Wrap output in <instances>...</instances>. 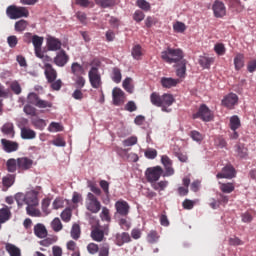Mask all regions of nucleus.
<instances>
[{
    "instance_id": "f03ea898",
    "label": "nucleus",
    "mask_w": 256,
    "mask_h": 256,
    "mask_svg": "<svg viewBox=\"0 0 256 256\" xmlns=\"http://www.w3.org/2000/svg\"><path fill=\"white\" fill-rule=\"evenodd\" d=\"M150 102L155 107H161L164 113H171V109H169V107L175 103V98L172 94L165 93L161 96L159 93L153 92L150 95Z\"/></svg>"
},
{
    "instance_id": "20e7f679",
    "label": "nucleus",
    "mask_w": 256,
    "mask_h": 256,
    "mask_svg": "<svg viewBox=\"0 0 256 256\" xmlns=\"http://www.w3.org/2000/svg\"><path fill=\"white\" fill-rule=\"evenodd\" d=\"M105 235H109V224H105L104 226L97 224L92 227L90 237L93 241H96V243L105 241Z\"/></svg>"
},
{
    "instance_id": "6e6552de",
    "label": "nucleus",
    "mask_w": 256,
    "mask_h": 256,
    "mask_svg": "<svg viewBox=\"0 0 256 256\" xmlns=\"http://www.w3.org/2000/svg\"><path fill=\"white\" fill-rule=\"evenodd\" d=\"M145 175L148 183L157 182L158 179H161V175H163V168L160 166L148 168Z\"/></svg>"
},
{
    "instance_id": "13d9d810",
    "label": "nucleus",
    "mask_w": 256,
    "mask_h": 256,
    "mask_svg": "<svg viewBox=\"0 0 256 256\" xmlns=\"http://www.w3.org/2000/svg\"><path fill=\"white\" fill-rule=\"evenodd\" d=\"M7 43L11 49H15V47H17L19 43V39L17 38V36L11 35L7 37Z\"/></svg>"
},
{
    "instance_id": "603ef678",
    "label": "nucleus",
    "mask_w": 256,
    "mask_h": 256,
    "mask_svg": "<svg viewBox=\"0 0 256 256\" xmlns=\"http://www.w3.org/2000/svg\"><path fill=\"white\" fill-rule=\"evenodd\" d=\"M52 91H61V87H63V81L61 79H56L52 82H48Z\"/></svg>"
},
{
    "instance_id": "a878e982",
    "label": "nucleus",
    "mask_w": 256,
    "mask_h": 256,
    "mask_svg": "<svg viewBox=\"0 0 256 256\" xmlns=\"http://www.w3.org/2000/svg\"><path fill=\"white\" fill-rule=\"evenodd\" d=\"M160 83L164 89H171V87H177V84L180 83V81L179 79L162 77Z\"/></svg>"
},
{
    "instance_id": "ddd939ff",
    "label": "nucleus",
    "mask_w": 256,
    "mask_h": 256,
    "mask_svg": "<svg viewBox=\"0 0 256 256\" xmlns=\"http://www.w3.org/2000/svg\"><path fill=\"white\" fill-rule=\"evenodd\" d=\"M57 67H65L69 63V54L65 50H60L53 59Z\"/></svg>"
},
{
    "instance_id": "a18cd8bd",
    "label": "nucleus",
    "mask_w": 256,
    "mask_h": 256,
    "mask_svg": "<svg viewBox=\"0 0 256 256\" xmlns=\"http://www.w3.org/2000/svg\"><path fill=\"white\" fill-rule=\"evenodd\" d=\"M99 185H100L102 191L104 192L107 201H109V197H111V194L109 192V183L106 180H101L99 182Z\"/></svg>"
},
{
    "instance_id": "72a5a7b5",
    "label": "nucleus",
    "mask_w": 256,
    "mask_h": 256,
    "mask_svg": "<svg viewBox=\"0 0 256 256\" xmlns=\"http://www.w3.org/2000/svg\"><path fill=\"white\" fill-rule=\"evenodd\" d=\"M168 185H169V182L167 180L151 183L152 189H154V191H158L160 193H161V191H165V189H167Z\"/></svg>"
},
{
    "instance_id": "09e8293b",
    "label": "nucleus",
    "mask_w": 256,
    "mask_h": 256,
    "mask_svg": "<svg viewBox=\"0 0 256 256\" xmlns=\"http://www.w3.org/2000/svg\"><path fill=\"white\" fill-rule=\"evenodd\" d=\"M137 136H131L125 140L122 141V145L124 147H133V145H137Z\"/></svg>"
},
{
    "instance_id": "6e6d98bb",
    "label": "nucleus",
    "mask_w": 256,
    "mask_h": 256,
    "mask_svg": "<svg viewBox=\"0 0 256 256\" xmlns=\"http://www.w3.org/2000/svg\"><path fill=\"white\" fill-rule=\"evenodd\" d=\"M173 29L176 33H185L187 26H185V23L177 21L173 24Z\"/></svg>"
},
{
    "instance_id": "6ab92c4d",
    "label": "nucleus",
    "mask_w": 256,
    "mask_h": 256,
    "mask_svg": "<svg viewBox=\"0 0 256 256\" xmlns=\"http://www.w3.org/2000/svg\"><path fill=\"white\" fill-rule=\"evenodd\" d=\"M25 205H39V192L35 190H30L26 192Z\"/></svg>"
},
{
    "instance_id": "2eb2a0df",
    "label": "nucleus",
    "mask_w": 256,
    "mask_h": 256,
    "mask_svg": "<svg viewBox=\"0 0 256 256\" xmlns=\"http://www.w3.org/2000/svg\"><path fill=\"white\" fill-rule=\"evenodd\" d=\"M115 209L118 215H121V217H127L129 215V209H131V206H129V203L125 200H118L115 203Z\"/></svg>"
},
{
    "instance_id": "9d476101",
    "label": "nucleus",
    "mask_w": 256,
    "mask_h": 256,
    "mask_svg": "<svg viewBox=\"0 0 256 256\" xmlns=\"http://www.w3.org/2000/svg\"><path fill=\"white\" fill-rule=\"evenodd\" d=\"M237 176V171L235 167L231 164H227L222 168V171L219 172L216 177L217 179H233Z\"/></svg>"
},
{
    "instance_id": "a211bd4d",
    "label": "nucleus",
    "mask_w": 256,
    "mask_h": 256,
    "mask_svg": "<svg viewBox=\"0 0 256 256\" xmlns=\"http://www.w3.org/2000/svg\"><path fill=\"white\" fill-rule=\"evenodd\" d=\"M18 169L20 171H29L33 167V159L28 157H20L17 159Z\"/></svg>"
},
{
    "instance_id": "c9c22d12",
    "label": "nucleus",
    "mask_w": 256,
    "mask_h": 256,
    "mask_svg": "<svg viewBox=\"0 0 256 256\" xmlns=\"http://www.w3.org/2000/svg\"><path fill=\"white\" fill-rule=\"evenodd\" d=\"M219 189L222 193H233V191H235V184L228 182V183H221L219 182Z\"/></svg>"
},
{
    "instance_id": "412c9836",
    "label": "nucleus",
    "mask_w": 256,
    "mask_h": 256,
    "mask_svg": "<svg viewBox=\"0 0 256 256\" xmlns=\"http://www.w3.org/2000/svg\"><path fill=\"white\" fill-rule=\"evenodd\" d=\"M125 243H131V236L127 232L117 233L115 236V244L123 247Z\"/></svg>"
},
{
    "instance_id": "bb28decb",
    "label": "nucleus",
    "mask_w": 256,
    "mask_h": 256,
    "mask_svg": "<svg viewBox=\"0 0 256 256\" xmlns=\"http://www.w3.org/2000/svg\"><path fill=\"white\" fill-rule=\"evenodd\" d=\"M20 136H21V139L31 140V139H35V137H37V132H35L31 128L23 127V128H21Z\"/></svg>"
},
{
    "instance_id": "7c9ffc66",
    "label": "nucleus",
    "mask_w": 256,
    "mask_h": 256,
    "mask_svg": "<svg viewBox=\"0 0 256 256\" xmlns=\"http://www.w3.org/2000/svg\"><path fill=\"white\" fill-rule=\"evenodd\" d=\"M5 249L10 256H21V249L14 244L6 243Z\"/></svg>"
},
{
    "instance_id": "f3484780",
    "label": "nucleus",
    "mask_w": 256,
    "mask_h": 256,
    "mask_svg": "<svg viewBox=\"0 0 256 256\" xmlns=\"http://www.w3.org/2000/svg\"><path fill=\"white\" fill-rule=\"evenodd\" d=\"M1 145L6 153H14L19 150V143L11 140L1 139Z\"/></svg>"
},
{
    "instance_id": "ea45409f",
    "label": "nucleus",
    "mask_w": 256,
    "mask_h": 256,
    "mask_svg": "<svg viewBox=\"0 0 256 256\" xmlns=\"http://www.w3.org/2000/svg\"><path fill=\"white\" fill-rule=\"evenodd\" d=\"M70 235H71L72 239L77 241V239H79V237H81V226H79V224H74L72 226Z\"/></svg>"
},
{
    "instance_id": "c85d7f7f",
    "label": "nucleus",
    "mask_w": 256,
    "mask_h": 256,
    "mask_svg": "<svg viewBox=\"0 0 256 256\" xmlns=\"http://www.w3.org/2000/svg\"><path fill=\"white\" fill-rule=\"evenodd\" d=\"M42 239L43 240L39 242V245H41L42 247H51V245L57 243V241L59 240V238L56 235H50L48 237L46 236L45 238Z\"/></svg>"
},
{
    "instance_id": "0eeeda50",
    "label": "nucleus",
    "mask_w": 256,
    "mask_h": 256,
    "mask_svg": "<svg viewBox=\"0 0 256 256\" xmlns=\"http://www.w3.org/2000/svg\"><path fill=\"white\" fill-rule=\"evenodd\" d=\"M193 119H201L202 121H205L206 123H209V121H213V111L207 107V105L202 104L200 105L198 111L193 114Z\"/></svg>"
},
{
    "instance_id": "2f4dec72",
    "label": "nucleus",
    "mask_w": 256,
    "mask_h": 256,
    "mask_svg": "<svg viewBox=\"0 0 256 256\" xmlns=\"http://www.w3.org/2000/svg\"><path fill=\"white\" fill-rule=\"evenodd\" d=\"M39 205H28L26 207V213L30 217H41V210L37 209Z\"/></svg>"
},
{
    "instance_id": "69168bd1",
    "label": "nucleus",
    "mask_w": 256,
    "mask_h": 256,
    "mask_svg": "<svg viewBox=\"0 0 256 256\" xmlns=\"http://www.w3.org/2000/svg\"><path fill=\"white\" fill-rule=\"evenodd\" d=\"M32 43L34 49L41 47V45H43V37H40L38 35L32 36Z\"/></svg>"
},
{
    "instance_id": "a19ab883",
    "label": "nucleus",
    "mask_w": 256,
    "mask_h": 256,
    "mask_svg": "<svg viewBox=\"0 0 256 256\" xmlns=\"http://www.w3.org/2000/svg\"><path fill=\"white\" fill-rule=\"evenodd\" d=\"M60 217L62 221L65 223H69L71 221V217H73V210L71 208H66L61 214Z\"/></svg>"
},
{
    "instance_id": "bf43d9fd",
    "label": "nucleus",
    "mask_w": 256,
    "mask_h": 256,
    "mask_svg": "<svg viewBox=\"0 0 256 256\" xmlns=\"http://www.w3.org/2000/svg\"><path fill=\"white\" fill-rule=\"evenodd\" d=\"M48 131L50 133H57L59 131H63V126L57 122H52L48 127Z\"/></svg>"
},
{
    "instance_id": "4be33fe9",
    "label": "nucleus",
    "mask_w": 256,
    "mask_h": 256,
    "mask_svg": "<svg viewBox=\"0 0 256 256\" xmlns=\"http://www.w3.org/2000/svg\"><path fill=\"white\" fill-rule=\"evenodd\" d=\"M61 42L59 39L49 36L47 38V48L49 51H60L61 50Z\"/></svg>"
},
{
    "instance_id": "9b49d317",
    "label": "nucleus",
    "mask_w": 256,
    "mask_h": 256,
    "mask_svg": "<svg viewBox=\"0 0 256 256\" xmlns=\"http://www.w3.org/2000/svg\"><path fill=\"white\" fill-rule=\"evenodd\" d=\"M42 69L44 70L47 83H53V81H56L58 75L57 70L50 63L45 62Z\"/></svg>"
},
{
    "instance_id": "e2e57ef3",
    "label": "nucleus",
    "mask_w": 256,
    "mask_h": 256,
    "mask_svg": "<svg viewBox=\"0 0 256 256\" xmlns=\"http://www.w3.org/2000/svg\"><path fill=\"white\" fill-rule=\"evenodd\" d=\"M27 99H28V103H30L31 105H35L36 107L40 97L39 95H37V93L32 92L28 95Z\"/></svg>"
},
{
    "instance_id": "8fccbe9b",
    "label": "nucleus",
    "mask_w": 256,
    "mask_h": 256,
    "mask_svg": "<svg viewBox=\"0 0 256 256\" xmlns=\"http://www.w3.org/2000/svg\"><path fill=\"white\" fill-rule=\"evenodd\" d=\"M143 56V52L141 51V45H136L132 49V57L139 61L141 57Z\"/></svg>"
},
{
    "instance_id": "f8f14e48",
    "label": "nucleus",
    "mask_w": 256,
    "mask_h": 256,
    "mask_svg": "<svg viewBox=\"0 0 256 256\" xmlns=\"http://www.w3.org/2000/svg\"><path fill=\"white\" fill-rule=\"evenodd\" d=\"M125 99V92H123L121 88L116 87L112 90L113 105H115L116 107H120V105H123V103H125Z\"/></svg>"
},
{
    "instance_id": "aec40b11",
    "label": "nucleus",
    "mask_w": 256,
    "mask_h": 256,
    "mask_svg": "<svg viewBox=\"0 0 256 256\" xmlns=\"http://www.w3.org/2000/svg\"><path fill=\"white\" fill-rule=\"evenodd\" d=\"M33 231L35 237H37L38 239H45V237L49 235L47 227H45L43 223H37L36 225H34Z\"/></svg>"
},
{
    "instance_id": "cd10ccee",
    "label": "nucleus",
    "mask_w": 256,
    "mask_h": 256,
    "mask_svg": "<svg viewBox=\"0 0 256 256\" xmlns=\"http://www.w3.org/2000/svg\"><path fill=\"white\" fill-rule=\"evenodd\" d=\"M71 73L75 77L85 75V68H83V65L79 64L78 62H74L71 64Z\"/></svg>"
},
{
    "instance_id": "b1692460",
    "label": "nucleus",
    "mask_w": 256,
    "mask_h": 256,
    "mask_svg": "<svg viewBox=\"0 0 256 256\" xmlns=\"http://www.w3.org/2000/svg\"><path fill=\"white\" fill-rule=\"evenodd\" d=\"M198 63L203 69H211V65L215 63V58L209 56H200Z\"/></svg>"
},
{
    "instance_id": "052dcab7",
    "label": "nucleus",
    "mask_w": 256,
    "mask_h": 256,
    "mask_svg": "<svg viewBox=\"0 0 256 256\" xmlns=\"http://www.w3.org/2000/svg\"><path fill=\"white\" fill-rule=\"evenodd\" d=\"M214 51L217 53L219 56L225 55L227 49L225 48V44L223 43H217L214 46Z\"/></svg>"
},
{
    "instance_id": "423d86ee",
    "label": "nucleus",
    "mask_w": 256,
    "mask_h": 256,
    "mask_svg": "<svg viewBox=\"0 0 256 256\" xmlns=\"http://www.w3.org/2000/svg\"><path fill=\"white\" fill-rule=\"evenodd\" d=\"M85 207L90 213L97 214L101 211V202L93 193H88L86 196Z\"/></svg>"
},
{
    "instance_id": "338daca9",
    "label": "nucleus",
    "mask_w": 256,
    "mask_h": 256,
    "mask_svg": "<svg viewBox=\"0 0 256 256\" xmlns=\"http://www.w3.org/2000/svg\"><path fill=\"white\" fill-rule=\"evenodd\" d=\"M85 83H87V81L83 76H76L75 85L77 89H83V87H85Z\"/></svg>"
},
{
    "instance_id": "680f3d73",
    "label": "nucleus",
    "mask_w": 256,
    "mask_h": 256,
    "mask_svg": "<svg viewBox=\"0 0 256 256\" xmlns=\"http://www.w3.org/2000/svg\"><path fill=\"white\" fill-rule=\"evenodd\" d=\"M109 249V243L102 244L98 250L99 256H109Z\"/></svg>"
},
{
    "instance_id": "dca6fc26",
    "label": "nucleus",
    "mask_w": 256,
    "mask_h": 256,
    "mask_svg": "<svg viewBox=\"0 0 256 256\" xmlns=\"http://www.w3.org/2000/svg\"><path fill=\"white\" fill-rule=\"evenodd\" d=\"M15 179L17 175L15 174H6L2 177V191H9L13 185H15Z\"/></svg>"
},
{
    "instance_id": "79ce46f5",
    "label": "nucleus",
    "mask_w": 256,
    "mask_h": 256,
    "mask_svg": "<svg viewBox=\"0 0 256 256\" xmlns=\"http://www.w3.org/2000/svg\"><path fill=\"white\" fill-rule=\"evenodd\" d=\"M189 136L191 137V139L193 141H196V143H201V141H203V139H205V136L203 134H201L199 131L197 130H192L189 133Z\"/></svg>"
},
{
    "instance_id": "58836bf2",
    "label": "nucleus",
    "mask_w": 256,
    "mask_h": 256,
    "mask_svg": "<svg viewBox=\"0 0 256 256\" xmlns=\"http://www.w3.org/2000/svg\"><path fill=\"white\" fill-rule=\"evenodd\" d=\"M241 127V120L239 119V116L234 115L230 118V129L232 131H237Z\"/></svg>"
},
{
    "instance_id": "f257e3e1",
    "label": "nucleus",
    "mask_w": 256,
    "mask_h": 256,
    "mask_svg": "<svg viewBox=\"0 0 256 256\" xmlns=\"http://www.w3.org/2000/svg\"><path fill=\"white\" fill-rule=\"evenodd\" d=\"M183 57H185V55L180 48L175 49L168 46L166 50L161 52V59L165 63L171 65L172 63L180 62L179 68L176 70V75L180 78L185 77V74L187 73V60H184Z\"/></svg>"
},
{
    "instance_id": "39448f33",
    "label": "nucleus",
    "mask_w": 256,
    "mask_h": 256,
    "mask_svg": "<svg viewBox=\"0 0 256 256\" xmlns=\"http://www.w3.org/2000/svg\"><path fill=\"white\" fill-rule=\"evenodd\" d=\"M89 83L93 89H101L103 87V80L101 79V73L97 66L91 67L88 72Z\"/></svg>"
},
{
    "instance_id": "7ed1b4c3",
    "label": "nucleus",
    "mask_w": 256,
    "mask_h": 256,
    "mask_svg": "<svg viewBox=\"0 0 256 256\" xmlns=\"http://www.w3.org/2000/svg\"><path fill=\"white\" fill-rule=\"evenodd\" d=\"M6 15L9 19H22L29 17V10L26 7L10 5L6 9Z\"/></svg>"
},
{
    "instance_id": "f704fd0d",
    "label": "nucleus",
    "mask_w": 256,
    "mask_h": 256,
    "mask_svg": "<svg viewBox=\"0 0 256 256\" xmlns=\"http://www.w3.org/2000/svg\"><path fill=\"white\" fill-rule=\"evenodd\" d=\"M27 27H29V22H27V20H23V19L15 22V24H14V29H15L16 33H23V31H25L27 29Z\"/></svg>"
},
{
    "instance_id": "4468645a",
    "label": "nucleus",
    "mask_w": 256,
    "mask_h": 256,
    "mask_svg": "<svg viewBox=\"0 0 256 256\" xmlns=\"http://www.w3.org/2000/svg\"><path fill=\"white\" fill-rule=\"evenodd\" d=\"M239 102V96L235 93H230L222 99V105L223 107H226L227 109H233L235 105Z\"/></svg>"
},
{
    "instance_id": "0e129e2a",
    "label": "nucleus",
    "mask_w": 256,
    "mask_h": 256,
    "mask_svg": "<svg viewBox=\"0 0 256 256\" xmlns=\"http://www.w3.org/2000/svg\"><path fill=\"white\" fill-rule=\"evenodd\" d=\"M87 251L90 253V255H96V253H99V245L96 243H89L87 245Z\"/></svg>"
},
{
    "instance_id": "49530a36",
    "label": "nucleus",
    "mask_w": 256,
    "mask_h": 256,
    "mask_svg": "<svg viewBox=\"0 0 256 256\" xmlns=\"http://www.w3.org/2000/svg\"><path fill=\"white\" fill-rule=\"evenodd\" d=\"M132 82H133V79H131V78H126V79L123 81V84H122L123 87H124V89H125V91H127V93H130V94H132L133 91H134V86H133Z\"/></svg>"
},
{
    "instance_id": "1a4fd4ad",
    "label": "nucleus",
    "mask_w": 256,
    "mask_h": 256,
    "mask_svg": "<svg viewBox=\"0 0 256 256\" xmlns=\"http://www.w3.org/2000/svg\"><path fill=\"white\" fill-rule=\"evenodd\" d=\"M212 11L214 13V17L217 19H222L227 15V7H225V3L221 0H215L212 5Z\"/></svg>"
},
{
    "instance_id": "393cba45",
    "label": "nucleus",
    "mask_w": 256,
    "mask_h": 256,
    "mask_svg": "<svg viewBox=\"0 0 256 256\" xmlns=\"http://www.w3.org/2000/svg\"><path fill=\"white\" fill-rule=\"evenodd\" d=\"M1 132L3 133V135H6V137H10V139H13V137H15V127L13 126V123H5L1 127Z\"/></svg>"
},
{
    "instance_id": "37998d69",
    "label": "nucleus",
    "mask_w": 256,
    "mask_h": 256,
    "mask_svg": "<svg viewBox=\"0 0 256 256\" xmlns=\"http://www.w3.org/2000/svg\"><path fill=\"white\" fill-rule=\"evenodd\" d=\"M51 228L55 233H59L63 229V223H61V219L54 218L51 222Z\"/></svg>"
},
{
    "instance_id": "e433bc0d",
    "label": "nucleus",
    "mask_w": 256,
    "mask_h": 256,
    "mask_svg": "<svg viewBox=\"0 0 256 256\" xmlns=\"http://www.w3.org/2000/svg\"><path fill=\"white\" fill-rule=\"evenodd\" d=\"M17 160L15 158H10L7 160L6 162V171H8V173H15V171H17Z\"/></svg>"
},
{
    "instance_id": "3c124183",
    "label": "nucleus",
    "mask_w": 256,
    "mask_h": 256,
    "mask_svg": "<svg viewBox=\"0 0 256 256\" xmlns=\"http://www.w3.org/2000/svg\"><path fill=\"white\" fill-rule=\"evenodd\" d=\"M100 218L102 221H106L107 223L111 222V214L107 207L102 208V212L100 213Z\"/></svg>"
},
{
    "instance_id": "c03bdc74",
    "label": "nucleus",
    "mask_w": 256,
    "mask_h": 256,
    "mask_svg": "<svg viewBox=\"0 0 256 256\" xmlns=\"http://www.w3.org/2000/svg\"><path fill=\"white\" fill-rule=\"evenodd\" d=\"M111 79H112V81H114V83H119L122 79L121 69L114 67L112 69Z\"/></svg>"
},
{
    "instance_id": "774afa93",
    "label": "nucleus",
    "mask_w": 256,
    "mask_h": 256,
    "mask_svg": "<svg viewBox=\"0 0 256 256\" xmlns=\"http://www.w3.org/2000/svg\"><path fill=\"white\" fill-rule=\"evenodd\" d=\"M144 155L147 159H155L157 157V151L153 148H148Z\"/></svg>"
},
{
    "instance_id": "de8ad7c7",
    "label": "nucleus",
    "mask_w": 256,
    "mask_h": 256,
    "mask_svg": "<svg viewBox=\"0 0 256 256\" xmlns=\"http://www.w3.org/2000/svg\"><path fill=\"white\" fill-rule=\"evenodd\" d=\"M14 200L16 201L18 207H23V203L26 202V194L18 192L15 194Z\"/></svg>"
},
{
    "instance_id": "4c0bfd02",
    "label": "nucleus",
    "mask_w": 256,
    "mask_h": 256,
    "mask_svg": "<svg viewBox=\"0 0 256 256\" xmlns=\"http://www.w3.org/2000/svg\"><path fill=\"white\" fill-rule=\"evenodd\" d=\"M32 125L35 127V129H39L40 131H43L45 127H47V122L41 118H34L32 119Z\"/></svg>"
},
{
    "instance_id": "5701e85b",
    "label": "nucleus",
    "mask_w": 256,
    "mask_h": 256,
    "mask_svg": "<svg viewBox=\"0 0 256 256\" xmlns=\"http://www.w3.org/2000/svg\"><path fill=\"white\" fill-rule=\"evenodd\" d=\"M11 217H13L11 207L4 205L3 208H0V223H7L11 220Z\"/></svg>"
},
{
    "instance_id": "473e14b6",
    "label": "nucleus",
    "mask_w": 256,
    "mask_h": 256,
    "mask_svg": "<svg viewBox=\"0 0 256 256\" xmlns=\"http://www.w3.org/2000/svg\"><path fill=\"white\" fill-rule=\"evenodd\" d=\"M235 152L240 159H245L248 155V149L243 144H236L235 145Z\"/></svg>"
},
{
    "instance_id": "4d7b16f0",
    "label": "nucleus",
    "mask_w": 256,
    "mask_h": 256,
    "mask_svg": "<svg viewBox=\"0 0 256 256\" xmlns=\"http://www.w3.org/2000/svg\"><path fill=\"white\" fill-rule=\"evenodd\" d=\"M96 5H101L103 9L107 7H113L115 5V0H95Z\"/></svg>"
},
{
    "instance_id": "5fc2aeb1",
    "label": "nucleus",
    "mask_w": 256,
    "mask_h": 256,
    "mask_svg": "<svg viewBox=\"0 0 256 256\" xmlns=\"http://www.w3.org/2000/svg\"><path fill=\"white\" fill-rule=\"evenodd\" d=\"M10 89L11 91H13L15 95H21V91H22L21 84H19L17 80L11 82Z\"/></svg>"
},
{
    "instance_id": "864d4df0",
    "label": "nucleus",
    "mask_w": 256,
    "mask_h": 256,
    "mask_svg": "<svg viewBox=\"0 0 256 256\" xmlns=\"http://www.w3.org/2000/svg\"><path fill=\"white\" fill-rule=\"evenodd\" d=\"M147 241L148 243H157V241H159V234L157 233V231H150L147 235Z\"/></svg>"
},
{
    "instance_id": "c756f323",
    "label": "nucleus",
    "mask_w": 256,
    "mask_h": 256,
    "mask_svg": "<svg viewBox=\"0 0 256 256\" xmlns=\"http://www.w3.org/2000/svg\"><path fill=\"white\" fill-rule=\"evenodd\" d=\"M234 67L236 71H240V69H243V67H245V55L238 53L234 57Z\"/></svg>"
}]
</instances>
